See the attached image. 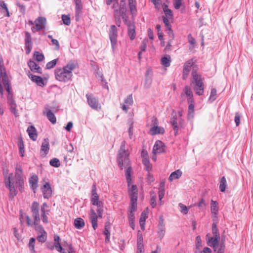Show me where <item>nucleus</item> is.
<instances>
[{"label": "nucleus", "instance_id": "1", "mask_svg": "<svg viewBox=\"0 0 253 253\" xmlns=\"http://www.w3.org/2000/svg\"><path fill=\"white\" fill-rule=\"evenodd\" d=\"M126 143L125 140H123L121 143L120 148L118 152L117 161L118 166L121 169H123L124 167L126 168L127 167L126 176L128 187V194L130 199H133V198L137 199V188L135 185H131V173L132 169L131 167L129 166V160L128 157L129 153L127 150H126Z\"/></svg>", "mask_w": 253, "mask_h": 253}, {"label": "nucleus", "instance_id": "2", "mask_svg": "<svg viewBox=\"0 0 253 253\" xmlns=\"http://www.w3.org/2000/svg\"><path fill=\"white\" fill-rule=\"evenodd\" d=\"M3 174L5 187L9 189L10 196L14 197L17 194L18 187L20 191L23 188L22 169L17 167L14 175L12 173H8L5 171L3 172Z\"/></svg>", "mask_w": 253, "mask_h": 253}, {"label": "nucleus", "instance_id": "3", "mask_svg": "<svg viewBox=\"0 0 253 253\" xmlns=\"http://www.w3.org/2000/svg\"><path fill=\"white\" fill-rule=\"evenodd\" d=\"M31 210L34 219L35 229L41 233V235L38 236L37 240L40 242L44 243L46 240L47 234L42 226L40 225L41 218L39 213V204L37 202H34L32 204Z\"/></svg>", "mask_w": 253, "mask_h": 253}, {"label": "nucleus", "instance_id": "4", "mask_svg": "<svg viewBox=\"0 0 253 253\" xmlns=\"http://www.w3.org/2000/svg\"><path fill=\"white\" fill-rule=\"evenodd\" d=\"M77 66L76 62L70 61L62 68L56 69L54 71L55 79L62 82H66L70 80L73 76L72 71Z\"/></svg>", "mask_w": 253, "mask_h": 253}, {"label": "nucleus", "instance_id": "5", "mask_svg": "<svg viewBox=\"0 0 253 253\" xmlns=\"http://www.w3.org/2000/svg\"><path fill=\"white\" fill-rule=\"evenodd\" d=\"M204 79L196 70H193L191 74V84L198 95H202L204 92Z\"/></svg>", "mask_w": 253, "mask_h": 253}, {"label": "nucleus", "instance_id": "6", "mask_svg": "<svg viewBox=\"0 0 253 253\" xmlns=\"http://www.w3.org/2000/svg\"><path fill=\"white\" fill-rule=\"evenodd\" d=\"M96 206L97 207V209L96 210L97 214L93 209H91L89 212V219L94 230H95L98 227L97 219L98 218H102V214L103 212L102 203Z\"/></svg>", "mask_w": 253, "mask_h": 253}, {"label": "nucleus", "instance_id": "7", "mask_svg": "<svg viewBox=\"0 0 253 253\" xmlns=\"http://www.w3.org/2000/svg\"><path fill=\"white\" fill-rule=\"evenodd\" d=\"M46 25V19L43 16H39L35 20V25L32 27V32H40L45 29Z\"/></svg>", "mask_w": 253, "mask_h": 253}, {"label": "nucleus", "instance_id": "8", "mask_svg": "<svg viewBox=\"0 0 253 253\" xmlns=\"http://www.w3.org/2000/svg\"><path fill=\"white\" fill-rule=\"evenodd\" d=\"M109 39L111 42V47L113 51L117 48L118 30L115 25H111L109 31Z\"/></svg>", "mask_w": 253, "mask_h": 253}, {"label": "nucleus", "instance_id": "9", "mask_svg": "<svg viewBox=\"0 0 253 253\" xmlns=\"http://www.w3.org/2000/svg\"><path fill=\"white\" fill-rule=\"evenodd\" d=\"M86 97L87 103L90 108L95 110H99L101 109V105L99 103L98 99L93 94H86Z\"/></svg>", "mask_w": 253, "mask_h": 253}, {"label": "nucleus", "instance_id": "10", "mask_svg": "<svg viewBox=\"0 0 253 253\" xmlns=\"http://www.w3.org/2000/svg\"><path fill=\"white\" fill-rule=\"evenodd\" d=\"M48 208V206L46 203H43L41 208V219L44 224L48 222V216L49 215L50 210Z\"/></svg>", "mask_w": 253, "mask_h": 253}, {"label": "nucleus", "instance_id": "11", "mask_svg": "<svg viewBox=\"0 0 253 253\" xmlns=\"http://www.w3.org/2000/svg\"><path fill=\"white\" fill-rule=\"evenodd\" d=\"M112 7L114 9V16L116 18H119L121 16L124 21L125 19H126V4L123 5V4L120 3L119 9H115V4H113Z\"/></svg>", "mask_w": 253, "mask_h": 253}, {"label": "nucleus", "instance_id": "12", "mask_svg": "<svg viewBox=\"0 0 253 253\" xmlns=\"http://www.w3.org/2000/svg\"><path fill=\"white\" fill-rule=\"evenodd\" d=\"M133 97L132 94H131L128 95L124 99V103L121 104V108L124 111H125L126 113H127L128 110L130 109V107L133 105Z\"/></svg>", "mask_w": 253, "mask_h": 253}, {"label": "nucleus", "instance_id": "13", "mask_svg": "<svg viewBox=\"0 0 253 253\" xmlns=\"http://www.w3.org/2000/svg\"><path fill=\"white\" fill-rule=\"evenodd\" d=\"M44 115H45L48 120L53 124L56 123V118L54 113L52 112L49 109V106L46 105L44 106L42 112Z\"/></svg>", "mask_w": 253, "mask_h": 253}, {"label": "nucleus", "instance_id": "14", "mask_svg": "<svg viewBox=\"0 0 253 253\" xmlns=\"http://www.w3.org/2000/svg\"><path fill=\"white\" fill-rule=\"evenodd\" d=\"M41 190L44 198L48 199L51 196L52 191L48 182H45L43 184L42 187L41 188Z\"/></svg>", "mask_w": 253, "mask_h": 253}, {"label": "nucleus", "instance_id": "15", "mask_svg": "<svg viewBox=\"0 0 253 253\" xmlns=\"http://www.w3.org/2000/svg\"><path fill=\"white\" fill-rule=\"evenodd\" d=\"M165 146L162 141L157 140L156 141L153 148V154L157 155L164 152Z\"/></svg>", "mask_w": 253, "mask_h": 253}, {"label": "nucleus", "instance_id": "16", "mask_svg": "<svg viewBox=\"0 0 253 253\" xmlns=\"http://www.w3.org/2000/svg\"><path fill=\"white\" fill-rule=\"evenodd\" d=\"M124 21L128 27V35L130 39L132 41L135 39L136 35L134 25L126 19H125Z\"/></svg>", "mask_w": 253, "mask_h": 253}, {"label": "nucleus", "instance_id": "17", "mask_svg": "<svg viewBox=\"0 0 253 253\" xmlns=\"http://www.w3.org/2000/svg\"><path fill=\"white\" fill-rule=\"evenodd\" d=\"M91 202L93 205H98L102 203L99 201V196L96 192V185L93 184L92 187Z\"/></svg>", "mask_w": 253, "mask_h": 253}, {"label": "nucleus", "instance_id": "18", "mask_svg": "<svg viewBox=\"0 0 253 253\" xmlns=\"http://www.w3.org/2000/svg\"><path fill=\"white\" fill-rule=\"evenodd\" d=\"M29 79L34 83H36L40 86H43L44 85V81L42 77L32 74L30 72L28 74Z\"/></svg>", "mask_w": 253, "mask_h": 253}, {"label": "nucleus", "instance_id": "19", "mask_svg": "<svg viewBox=\"0 0 253 253\" xmlns=\"http://www.w3.org/2000/svg\"><path fill=\"white\" fill-rule=\"evenodd\" d=\"M54 248L60 253H67L65 252V249L61 246L60 244V238L59 236L57 235H55L54 236Z\"/></svg>", "mask_w": 253, "mask_h": 253}, {"label": "nucleus", "instance_id": "20", "mask_svg": "<svg viewBox=\"0 0 253 253\" xmlns=\"http://www.w3.org/2000/svg\"><path fill=\"white\" fill-rule=\"evenodd\" d=\"M170 124L173 127L175 135H176L178 132L179 127H181L179 125V118L176 115H173L170 121Z\"/></svg>", "mask_w": 253, "mask_h": 253}, {"label": "nucleus", "instance_id": "21", "mask_svg": "<svg viewBox=\"0 0 253 253\" xmlns=\"http://www.w3.org/2000/svg\"><path fill=\"white\" fill-rule=\"evenodd\" d=\"M76 5L75 8V16L76 21L80 19V16L82 13L83 6L81 0H75Z\"/></svg>", "mask_w": 253, "mask_h": 253}, {"label": "nucleus", "instance_id": "22", "mask_svg": "<svg viewBox=\"0 0 253 253\" xmlns=\"http://www.w3.org/2000/svg\"><path fill=\"white\" fill-rule=\"evenodd\" d=\"M207 244L208 246L211 247H213V248H216L218 243L220 240V238H217L216 237H209V235H207Z\"/></svg>", "mask_w": 253, "mask_h": 253}, {"label": "nucleus", "instance_id": "23", "mask_svg": "<svg viewBox=\"0 0 253 253\" xmlns=\"http://www.w3.org/2000/svg\"><path fill=\"white\" fill-rule=\"evenodd\" d=\"M28 65L32 72L39 74L42 73V68L35 61L30 60L28 63Z\"/></svg>", "mask_w": 253, "mask_h": 253}, {"label": "nucleus", "instance_id": "24", "mask_svg": "<svg viewBox=\"0 0 253 253\" xmlns=\"http://www.w3.org/2000/svg\"><path fill=\"white\" fill-rule=\"evenodd\" d=\"M38 180H39L38 177L36 174L33 175L29 178V181L30 185L34 193H36V190L38 186Z\"/></svg>", "mask_w": 253, "mask_h": 253}, {"label": "nucleus", "instance_id": "25", "mask_svg": "<svg viewBox=\"0 0 253 253\" xmlns=\"http://www.w3.org/2000/svg\"><path fill=\"white\" fill-rule=\"evenodd\" d=\"M0 11L5 17H10V13L6 3L2 0H0Z\"/></svg>", "mask_w": 253, "mask_h": 253}, {"label": "nucleus", "instance_id": "26", "mask_svg": "<svg viewBox=\"0 0 253 253\" xmlns=\"http://www.w3.org/2000/svg\"><path fill=\"white\" fill-rule=\"evenodd\" d=\"M8 104L10 106V109L12 113L14 114L15 117L18 116L17 111L16 109V105L14 99L11 97L8 96Z\"/></svg>", "mask_w": 253, "mask_h": 253}, {"label": "nucleus", "instance_id": "27", "mask_svg": "<svg viewBox=\"0 0 253 253\" xmlns=\"http://www.w3.org/2000/svg\"><path fill=\"white\" fill-rule=\"evenodd\" d=\"M183 91L187 98L188 103L194 102L193 92L191 89L188 86H185L184 87Z\"/></svg>", "mask_w": 253, "mask_h": 253}, {"label": "nucleus", "instance_id": "28", "mask_svg": "<svg viewBox=\"0 0 253 253\" xmlns=\"http://www.w3.org/2000/svg\"><path fill=\"white\" fill-rule=\"evenodd\" d=\"M128 3L131 14L133 16H136L137 14L136 0H128Z\"/></svg>", "mask_w": 253, "mask_h": 253}, {"label": "nucleus", "instance_id": "29", "mask_svg": "<svg viewBox=\"0 0 253 253\" xmlns=\"http://www.w3.org/2000/svg\"><path fill=\"white\" fill-rule=\"evenodd\" d=\"M142 156H143L142 163L144 165L146 170L149 172L152 169V165L150 163L148 156L146 154L144 155L143 152L142 153Z\"/></svg>", "mask_w": 253, "mask_h": 253}, {"label": "nucleus", "instance_id": "30", "mask_svg": "<svg viewBox=\"0 0 253 253\" xmlns=\"http://www.w3.org/2000/svg\"><path fill=\"white\" fill-rule=\"evenodd\" d=\"M27 132L30 138L33 141H35L37 138V134L36 128L34 126H31L28 127Z\"/></svg>", "mask_w": 253, "mask_h": 253}, {"label": "nucleus", "instance_id": "31", "mask_svg": "<svg viewBox=\"0 0 253 253\" xmlns=\"http://www.w3.org/2000/svg\"><path fill=\"white\" fill-rule=\"evenodd\" d=\"M164 132V128L158 126H154L152 127L150 129V133L152 135L158 134H163Z\"/></svg>", "mask_w": 253, "mask_h": 253}, {"label": "nucleus", "instance_id": "32", "mask_svg": "<svg viewBox=\"0 0 253 253\" xmlns=\"http://www.w3.org/2000/svg\"><path fill=\"white\" fill-rule=\"evenodd\" d=\"M182 172L180 169H177L172 172L169 177V180L172 181L174 180L179 178L182 175Z\"/></svg>", "mask_w": 253, "mask_h": 253}, {"label": "nucleus", "instance_id": "33", "mask_svg": "<svg viewBox=\"0 0 253 253\" xmlns=\"http://www.w3.org/2000/svg\"><path fill=\"white\" fill-rule=\"evenodd\" d=\"M49 149V144L47 139H44L42 144L41 151L44 153L46 155L48 153Z\"/></svg>", "mask_w": 253, "mask_h": 253}, {"label": "nucleus", "instance_id": "34", "mask_svg": "<svg viewBox=\"0 0 253 253\" xmlns=\"http://www.w3.org/2000/svg\"><path fill=\"white\" fill-rule=\"evenodd\" d=\"M188 119H193L194 116V102L188 103Z\"/></svg>", "mask_w": 253, "mask_h": 253}, {"label": "nucleus", "instance_id": "35", "mask_svg": "<svg viewBox=\"0 0 253 253\" xmlns=\"http://www.w3.org/2000/svg\"><path fill=\"white\" fill-rule=\"evenodd\" d=\"M171 58L169 55L163 57L161 59V63L165 67H168L170 65Z\"/></svg>", "mask_w": 253, "mask_h": 253}, {"label": "nucleus", "instance_id": "36", "mask_svg": "<svg viewBox=\"0 0 253 253\" xmlns=\"http://www.w3.org/2000/svg\"><path fill=\"white\" fill-rule=\"evenodd\" d=\"M194 62L193 60H188L184 64L183 71H184L185 74L187 73H189L191 70V68L193 66Z\"/></svg>", "mask_w": 253, "mask_h": 253}, {"label": "nucleus", "instance_id": "37", "mask_svg": "<svg viewBox=\"0 0 253 253\" xmlns=\"http://www.w3.org/2000/svg\"><path fill=\"white\" fill-rule=\"evenodd\" d=\"M211 212L214 215H217L218 211V204L216 201L211 200Z\"/></svg>", "mask_w": 253, "mask_h": 253}, {"label": "nucleus", "instance_id": "38", "mask_svg": "<svg viewBox=\"0 0 253 253\" xmlns=\"http://www.w3.org/2000/svg\"><path fill=\"white\" fill-rule=\"evenodd\" d=\"M84 220L81 218H77L75 219L74 225L76 228L81 229L84 226Z\"/></svg>", "mask_w": 253, "mask_h": 253}, {"label": "nucleus", "instance_id": "39", "mask_svg": "<svg viewBox=\"0 0 253 253\" xmlns=\"http://www.w3.org/2000/svg\"><path fill=\"white\" fill-rule=\"evenodd\" d=\"M143 240L142 234L140 231H138L137 237V248H144Z\"/></svg>", "mask_w": 253, "mask_h": 253}, {"label": "nucleus", "instance_id": "40", "mask_svg": "<svg viewBox=\"0 0 253 253\" xmlns=\"http://www.w3.org/2000/svg\"><path fill=\"white\" fill-rule=\"evenodd\" d=\"M156 200H157V196L155 194L154 192H151L150 203V205L152 208H156V207L157 206Z\"/></svg>", "mask_w": 253, "mask_h": 253}, {"label": "nucleus", "instance_id": "41", "mask_svg": "<svg viewBox=\"0 0 253 253\" xmlns=\"http://www.w3.org/2000/svg\"><path fill=\"white\" fill-rule=\"evenodd\" d=\"M226 188V180L224 176H223L220 181L219 189L220 190L223 192L225 191Z\"/></svg>", "mask_w": 253, "mask_h": 253}, {"label": "nucleus", "instance_id": "42", "mask_svg": "<svg viewBox=\"0 0 253 253\" xmlns=\"http://www.w3.org/2000/svg\"><path fill=\"white\" fill-rule=\"evenodd\" d=\"M137 201V199H135V198H133V199H130V208L129 211L135 212L136 211Z\"/></svg>", "mask_w": 253, "mask_h": 253}, {"label": "nucleus", "instance_id": "43", "mask_svg": "<svg viewBox=\"0 0 253 253\" xmlns=\"http://www.w3.org/2000/svg\"><path fill=\"white\" fill-rule=\"evenodd\" d=\"M150 72H151V70L149 69L147 70L146 74H145L146 80H145V83L144 85L146 88H149L151 85V79H149L148 78V75Z\"/></svg>", "mask_w": 253, "mask_h": 253}, {"label": "nucleus", "instance_id": "44", "mask_svg": "<svg viewBox=\"0 0 253 253\" xmlns=\"http://www.w3.org/2000/svg\"><path fill=\"white\" fill-rule=\"evenodd\" d=\"M179 118V125L181 127H184L185 126V122L182 119V116L183 115V111H179L177 113V114H175Z\"/></svg>", "mask_w": 253, "mask_h": 253}, {"label": "nucleus", "instance_id": "45", "mask_svg": "<svg viewBox=\"0 0 253 253\" xmlns=\"http://www.w3.org/2000/svg\"><path fill=\"white\" fill-rule=\"evenodd\" d=\"M216 90L215 88L211 89V94L209 98V101L210 102H212L216 99Z\"/></svg>", "mask_w": 253, "mask_h": 253}, {"label": "nucleus", "instance_id": "46", "mask_svg": "<svg viewBox=\"0 0 253 253\" xmlns=\"http://www.w3.org/2000/svg\"><path fill=\"white\" fill-rule=\"evenodd\" d=\"M49 164L53 167L58 168L60 166V162L58 159L53 158L50 160Z\"/></svg>", "mask_w": 253, "mask_h": 253}, {"label": "nucleus", "instance_id": "47", "mask_svg": "<svg viewBox=\"0 0 253 253\" xmlns=\"http://www.w3.org/2000/svg\"><path fill=\"white\" fill-rule=\"evenodd\" d=\"M212 233L214 237L220 238V234L218 232L216 224L214 223L212 224Z\"/></svg>", "mask_w": 253, "mask_h": 253}, {"label": "nucleus", "instance_id": "48", "mask_svg": "<svg viewBox=\"0 0 253 253\" xmlns=\"http://www.w3.org/2000/svg\"><path fill=\"white\" fill-rule=\"evenodd\" d=\"M34 56L36 58V60L38 62L42 61L44 59L43 54L40 53L38 51L35 52L34 54Z\"/></svg>", "mask_w": 253, "mask_h": 253}, {"label": "nucleus", "instance_id": "49", "mask_svg": "<svg viewBox=\"0 0 253 253\" xmlns=\"http://www.w3.org/2000/svg\"><path fill=\"white\" fill-rule=\"evenodd\" d=\"M58 59H55L48 62L46 65V68L47 69H51L54 68L56 65Z\"/></svg>", "mask_w": 253, "mask_h": 253}, {"label": "nucleus", "instance_id": "50", "mask_svg": "<svg viewBox=\"0 0 253 253\" xmlns=\"http://www.w3.org/2000/svg\"><path fill=\"white\" fill-rule=\"evenodd\" d=\"M62 20L63 23L66 25L69 26L71 23L70 17L69 15H62Z\"/></svg>", "mask_w": 253, "mask_h": 253}, {"label": "nucleus", "instance_id": "51", "mask_svg": "<svg viewBox=\"0 0 253 253\" xmlns=\"http://www.w3.org/2000/svg\"><path fill=\"white\" fill-rule=\"evenodd\" d=\"M163 10L166 16L168 17V18L172 17V12L170 9L168 8V7L167 5H165L164 6Z\"/></svg>", "mask_w": 253, "mask_h": 253}, {"label": "nucleus", "instance_id": "52", "mask_svg": "<svg viewBox=\"0 0 253 253\" xmlns=\"http://www.w3.org/2000/svg\"><path fill=\"white\" fill-rule=\"evenodd\" d=\"M158 234L161 239L163 238L165 234V227L162 226L158 227Z\"/></svg>", "mask_w": 253, "mask_h": 253}, {"label": "nucleus", "instance_id": "53", "mask_svg": "<svg viewBox=\"0 0 253 253\" xmlns=\"http://www.w3.org/2000/svg\"><path fill=\"white\" fill-rule=\"evenodd\" d=\"M35 238H31L30 239L28 246H29L30 250L32 253L35 252Z\"/></svg>", "mask_w": 253, "mask_h": 253}, {"label": "nucleus", "instance_id": "54", "mask_svg": "<svg viewBox=\"0 0 253 253\" xmlns=\"http://www.w3.org/2000/svg\"><path fill=\"white\" fill-rule=\"evenodd\" d=\"M178 206L180 208V211L181 213L186 214L188 212V208L182 203H179Z\"/></svg>", "mask_w": 253, "mask_h": 253}, {"label": "nucleus", "instance_id": "55", "mask_svg": "<svg viewBox=\"0 0 253 253\" xmlns=\"http://www.w3.org/2000/svg\"><path fill=\"white\" fill-rule=\"evenodd\" d=\"M26 53L29 54L32 49L33 44L32 42H25Z\"/></svg>", "mask_w": 253, "mask_h": 253}, {"label": "nucleus", "instance_id": "56", "mask_svg": "<svg viewBox=\"0 0 253 253\" xmlns=\"http://www.w3.org/2000/svg\"><path fill=\"white\" fill-rule=\"evenodd\" d=\"M148 211H144L141 214L139 222H145L146 217L147 216Z\"/></svg>", "mask_w": 253, "mask_h": 253}, {"label": "nucleus", "instance_id": "57", "mask_svg": "<svg viewBox=\"0 0 253 253\" xmlns=\"http://www.w3.org/2000/svg\"><path fill=\"white\" fill-rule=\"evenodd\" d=\"M165 191L159 190V199L160 201V205L161 206L164 204V201H162V199L165 196Z\"/></svg>", "mask_w": 253, "mask_h": 253}, {"label": "nucleus", "instance_id": "58", "mask_svg": "<svg viewBox=\"0 0 253 253\" xmlns=\"http://www.w3.org/2000/svg\"><path fill=\"white\" fill-rule=\"evenodd\" d=\"M16 5L19 8L20 12L24 14L26 12L25 6L18 1L16 3Z\"/></svg>", "mask_w": 253, "mask_h": 253}, {"label": "nucleus", "instance_id": "59", "mask_svg": "<svg viewBox=\"0 0 253 253\" xmlns=\"http://www.w3.org/2000/svg\"><path fill=\"white\" fill-rule=\"evenodd\" d=\"M147 182L150 184L151 183L154 181V178L152 174L150 173V171L148 172L147 177H146Z\"/></svg>", "mask_w": 253, "mask_h": 253}, {"label": "nucleus", "instance_id": "60", "mask_svg": "<svg viewBox=\"0 0 253 253\" xmlns=\"http://www.w3.org/2000/svg\"><path fill=\"white\" fill-rule=\"evenodd\" d=\"M197 205L200 210H203L205 207V200L202 199L201 201L197 204L194 205V206Z\"/></svg>", "mask_w": 253, "mask_h": 253}, {"label": "nucleus", "instance_id": "61", "mask_svg": "<svg viewBox=\"0 0 253 253\" xmlns=\"http://www.w3.org/2000/svg\"><path fill=\"white\" fill-rule=\"evenodd\" d=\"M166 31H167V34L169 36V40L172 41L174 39V36L171 28H170V29H166Z\"/></svg>", "mask_w": 253, "mask_h": 253}, {"label": "nucleus", "instance_id": "62", "mask_svg": "<svg viewBox=\"0 0 253 253\" xmlns=\"http://www.w3.org/2000/svg\"><path fill=\"white\" fill-rule=\"evenodd\" d=\"M25 42H32L31 34L28 32H25Z\"/></svg>", "mask_w": 253, "mask_h": 253}, {"label": "nucleus", "instance_id": "63", "mask_svg": "<svg viewBox=\"0 0 253 253\" xmlns=\"http://www.w3.org/2000/svg\"><path fill=\"white\" fill-rule=\"evenodd\" d=\"M163 22L165 24L166 29H170L171 28V25L169 22L168 18L165 16H163Z\"/></svg>", "mask_w": 253, "mask_h": 253}, {"label": "nucleus", "instance_id": "64", "mask_svg": "<svg viewBox=\"0 0 253 253\" xmlns=\"http://www.w3.org/2000/svg\"><path fill=\"white\" fill-rule=\"evenodd\" d=\"M188 42L193 47L196 43V41L195 39L192 36L191 34H189L188 36Z\"/></svg>", "mask_w": 253, "mask_h": 253}]
</instances>
